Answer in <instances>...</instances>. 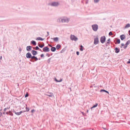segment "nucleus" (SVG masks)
<instances>
[{
    "instance_id": "69168bd1",
    "label": "nucleus",
    "mask_w": 130,
    "mask_h": 130,
    "mask_svg": "<svg viewBox=\"0 0 130 130\" xmlns=\"http://www.w3.org/2000/svg\"><path fill=\"white\" fill-rule=\"evenodd\" d=\"M88 111H89V110H87V112L88 113Z\"/></svg>"
},
{
    "instance_id": "0e129e2a",
    "label": "nucleus",
    "mask_w": 130,
    "mask_h": 130,
    "mask_svg": "<svg viewBox=\"0 0 130 130\" xmlns=\"http://www.w3.org/2000/svg\"><path fill=\"white\" fill-rule=\"evenodd\" d=\"M88 1H87V2H86V4H87L88 3Z\"/></svg>"
},
{
    "instance_id": "4468645a",
    "label": "nucleus",
    "mask_w": 130,
    "mask_h": 130,
    "mask_svg": "<svg viewBox=\"0 0 130 130\" xmlns=\"http://www.w3.org/2000/svg\"><path fill=\"white\" fill-rule=\"evenodd\" d=\"M120 37L122 40H123L125 38V37L124 35H120Z\"/></svg>"
},
{
    "instance_id": "6ab92c4d",
    "label": "nucleus",
    "mask_w": 130,
    "mask_h": 130,
    "mask_svg": "<svg viewBox=\"0 0 130 130\" xmlns=\"http://www.w3.org/2000/svg\"><path fill=\"white\" fill-rule=\"evenodd\" d=\"M51 39H53L55 42H57L58 40V38L57 37H56L53 38H51Z\"/></svg>"
},
{
    "instance_id": "9d476101",
    "label": "nucleus",
    "mask_w": 130,
    "mask_h": 130,
    "mask_svg": "<svg viewBox=\"0 0 130 130\" xmlns=\"http://www.w3.org/2000/svg\"><path fill=\"white\" fill-rule=\"evenodd\" d=\"M31 52L32 54L34 56L36 55L38 53L35 50H32L31 51Z\"/></svg>"
},
{
    "instance_id": "a878e982",
    "label": "nucleus",
    "mask_w": 130,
    "mask_h": 130,
    "mask_svg": "<svg viewBox=\"0 0 130 130\" xmlns=\"http://www.w3.org/2000/svg\"><path fill=\"white\" fill-rule=\"evenodd\" d=\"M130 40H128L127 41L125 44L128 46L130 44Z\"/></svg>"
},
{
    "instance_id": "de8ad7c7",
    "label": "nucleus",
    "mask_w": 130,
    "mask_h": 130,
    "mask_svg": "<svg viewBox=\"0 0 130 130\" xmlns=\"http://www.w3.org/2000/svg\"><path fill=\"white\" fill-rule=\"evenodd\" d=\"M9 115H10L11 116H13V114L12 113V112H11V113H9Z\"/></svg>"
},
{
    "instance_id": "bf43d9fd",
    "label": "nucleus",
    "mask_w": 130,
    "mask_h": 130,
    "mask_svg": "<svg viewBox=\"0 0 130 130\" xmlns=\"http://www.w3.org/2000/svg\"><path fill=\"white\" fill-rule=\"evenodd\" d=\"M7 115H8L9 114V112H6L5 113Z\"/></svg>"
},
{
    "instance_id": "9b49d317",
    "label": "nucleus",
    "mask_w": 130,
    "mask_h": 130,
    "mask_svg": "<svg viewBox=\"0 0 130 130\" xmlns=\"http://www.w3.org/2000/svg\"><path fill=\"white\" fill-rule=\"evenodd\" d=\"M32 47L30 46H27L26 47V50L27 51L29 52L31 50Z\"/></svg>"
},
{
    "instance_id": "a18cd8bd",
    "label": "nucleus",
    "mask_w": 130,
    "mask_h": 130,
    "mask_svg": "<svg viewBox=\"0 0 130 130\" xmlns=\"http://www.w3.org/2000/svg\"><path fill=\"white\" fill-rule=\"evenodd\" d=\"M46 56H47L48 57H49L50 56V55L49 54H48V53H46Z\"/></svg>"
},
{
    "instance_id": "8fccbe9b",
    "label": "nucleus",
    "mask_w": 130,
    "mask_h": 130,
    "mask_svg": "<svg viewBox=\"0 0 130 130\" xmlns=\"http://www.w3.org/2000/svg\"><path fill=\"white\" fill-rule=\"evenodd\" d=\"M3 113H2V112H0V117H1Z\"/></svg>"
},
{
    "instance_id": "39448f33",
    "label": "nucleus",
    "mask_w": 130,
    "mask_h": 130,
    "mask_svg": "<svg viewBox=\"0 0 130 130\" xmlns=\"http://www.w3.org/2000/svg\"><path fill=\"white\" fill-rule=\"evenodd\" d=\"M43 51L45 52H49L50 50L49 48L47 46H45L43 48Z\"/></svg>"
},
{
    "instance_id": "6e6d98bb",
    "label": "nucleus",
    "mask_w": 130,
    "mask_h": 130,
    "mask_svg": "<svg viewBox=\"0 0 130 130\" xmlns=\"http://www.w3.org/2000/svg\"><path fill=\"white\" fill-rule=\"evenodd\" d=\"M2 56H1V57H0V62H1V60H2Z\"/></svg>"
},
{
    "instance_id": "ea45409f",
    "label": "nucleus",
    "mask_w": 130,
    "mask_h": 130,
    "mask_svg": "<svg viewBox=\"0 0 130 130\" xmlns=\"http://www.w3.org/2000/svg\"><path fill=\"white\" fill-rule=\"evenodd\" d=\"M25 112V111H20V112H19L20 113V115L22 113L24 112Z\"/></svg>"
},
{
    "instance_id": "864d4df0",
    "label": "nucleus",
    "mask_w": 130,
    "mask_h": 130,
    "mask_svg": "<svg viewBox=\"0 0 130 130\" xmlns=\"http://www.w3.org/2000/svg\"><path fill=\"white\" fill-rule=\"evenodd\" d=\"M13 112L15 114L16 113V112L15 111L14 109L13 110Z\"/></svg>"
},
{
    "instance_id": "5fc2aeb1",
    "label": "nucleus",
    "mask_w": 130,
    "mask_h": 130,
    "mask_svg": "<svg viewBox=\"0 0 130 130\" xmlns=\"http://www.w3.org/2000/svg\"><path fill=\"white\" fill-rule=\"evenodd\" d=\"M121 46H123L124 45V44L123 43H122L121 44Z\"/></svg>"
},
{
    "instance_id": "a211bd4d",
    "label": "nucleus",
    "mask_w": 130,
    "mask_h": 130,
    "mask_svg": "<svg viewBox=\"0 0 130 130\" xmlns=\"http://www.w3.org/2000/svg\"><path fill=\"white\" fill-rule=\"evenodd\" d=\"M51 51H52V52H54L56 51V48L55 47H52L51 48Z\"/></svg>"
},
{
    "instance_id": "774afa93",
    "label": "nucleus",
    "mask_w": 130,
    "mask_h": 130,
    "mask_svg": "<svg viewBox=\"0 0 130 130\" xmlns=\"http://www.w3.org/2000/svg\"><path fill=\"white\" fill-rule=\"evenodd\" d=\"M107 43H106V44H105L106 46H107Z\"/></svg>"
},
{
    "instance_id": "4c0bfd02",
    "label": "nucleus",
    "mask_w": 130,
    "mask_h": 130,
    "mask_svg": "<svg viewBox=\"0 0 130 130\" xmlns=\"http://www.w3.org/2000/svg\"><path fill=\"white\" fill-rule=\"evenodd\" d=\"M124 46L123 47V48L124 49H126V47H127V45H126L125 44Z\"/></svg>"
},
{
    "instance_id": "3c124183",
    "label": "nucleus",
    "mask_w": 130,
    "mask_h": 130,
    "mask_svg": "<svg viewBox=\"0 0 130 130\" xmlns=\"http://www.w3.org/2000/svg\"><path fill=\"white\" fill-rule=\"evenodd\" d=\"M47 34H48V35H47L46 36V37H47L49 35V32H48L47 31Z\"/></svg>"
},
{
    "instance_id": "72a5a7b5",
    "label": "nucleus",
    "mask_w": 130,
    "mask_h": 130,
    "mask_svg": "<svg viewBox=\"0 0 130 130\" xmlns=\"http://www.w3.org/2000/svg\"><path fill=\"white\" fill-rule=\"evenodd\" d=\"M99 1V0H94V2L95 3H97Z\"/></svg>"
},
{
    "instance_id": "dca6fc26",
    "label": "nucleus",
    "mask_w": 130,
    "mask_h": 130,
    "mask_svg": "<svg viewBox=\"0 0 130 130\" xmlns=\"http://www.w3.org/2000/svg\"><path fill=\"white\" fill-rule=\"evenodd\" d=\"M62 17L59 18L57 19V21L59 23H62Z\"/></svg>"
},
{
    "instance_id": "0eeeda50",
    "label": "nucleus",
    "mask_w": 130,
    "mask_h": 130,
    "mask_svg": "<svg viewBox=\"0 0 130 130\" xmlns=\"http://www.w3.org/2000/svg\"><path fill=\"white\" fill-rule=\"evenodd\" d=\"M99 42V41L98 37L95 38L94 39V44L96 45L98 44Z\"/></svg>"
},
{
    "instance_id": "20e7f679",
    "label": "nucleus",
    "mask_w": 130,
    "mask_h": 130,
    "mask_svg": "<svg viewBox=\"0 0 130 130\" xmlns=\"http://www.w3.org/2000/svg\"><path fill=\"white\" fill-rule=\"evenodd\" d=\"M106 39V38L105 36H103L101 37L100 38V42L103 43L105 42Z\"/></svg>"
},
{
    "instance_id": "2f4dec72",
    "label": "nucleus",
    "mask_w": 130,
    "mask_h": 130,
    "mask_svg": "<svg viewBox=\"0 0 130 130\" xmlns=\"http://www.w3.org/2000/svg\"><path fill=\"white\" fill-rule=\"evenodd\" d=\"M110 38H109L107 41V43L109 44L110 43Z\"/></svg>"
},
{
    "instance_id": "cd10ccee",
    "label": "nucleus",
    "mask_w": 130,
    "mask_h": 130,
    "mask_svg": "<svg viewBox=\"0 0 130 130\" xmlns=\"http://www.w3.org/2000/svg\"><path fill=\"white\" fill-rule=\"evenodd\" d=\"M53 57H51V58H50L48 59V60H47V62L48 63H50V60H51V58Z\"/></svg>"
},
{
    "instance_id": "13d9d810",
    "label": "nucleus",
    "mask_w": 130,
    "mask_h": 130,
    "mask_svg": "<svg viewBox=\"0 0 130 130\" xmlns=\"http://www.w3.org/2000/svg\"><path fill=\"white\" fill-rule=\"evenodd\" d=\"M19 51L20 52L21 51V49L20 48L19 49Z\"/></svg>"
},
{
    "instance_id": "09e8293b",
    "label": "nucleus",
    "mask_w": 130,
    "mask_h": 130,
    "mask_svg": "<svg viewBox=\"0 0 130 130\" xmlns=\"http://www.w3.org/2000/svg\"><path fill=\"white\" fill-rule=\"evenodd\" d=\"M55 81H56L57 82H58V80H57V79L55 78Z\"/></svg>"
},
{
    "instance_id": "473e14b6",
    "label": "nucleus",
    "mask_w": 130,
    "mask_h": 130,
    "mask_svg": "<svg viewBox=\"0 0 130 130\" xmlns=\"http://www.w3.org/2000/svg\"><path fill=\"white\" fill-rule=\"evenodd\" d=\"M26 110L25 111V112H26V111L28 112L29 111V108H27V107H26Z\"/></svg>"
},
{
    "instance_id": "7c9ffc66",
    "label": "nucleus",
    "mask_w": 130,
    "mask_h": 130,
    "mask_svg": "<svg viewBox=\"0 0 130 130\" xmlns=\"http://www.w3.org/2000/svg\"><path fill=\"white\" fill-rule=\"evenodd\" d=\"M98 105V104L97 103H96L95 104V105H94L93 106V107H94V108H95Z\"/></svg>"
},
{
    "instance_id": "603ef678",
    "label": "nucleus",
    "mask_w": 130,
    "mask_h": 130,
    "mask_svg": "<svg viewBox=\"0 0 130 130\" xmlns=\"http://www.w3.org/2000/svg\"><path fill=\"white\" fill-rule=\"evenodd\" d=\"M48 46H50V47H52V46L51 45H50V44H48Z\"/></svg>"
},
{
    "instance_id": "f257e3e1",
    "label": "nucleus",
    "mask_w": 130,
    "mask_h": 130,
    "mask_svg": "<svg viewBox=\"0 0 130 130\" xmlns=\"http://www.w3.org/2000/svg\"><path fill=\"white\" fill-rule=\"evenodd\" d=\"M59 5V3L57 2H53L51 3H49L48 5L52 6L57 7Z\"/></svg>"
},
{
    "instance_id": "4d7b16f0",
    "label": "nucleus",
    "mask_w": 130,
    "mask_h": 130,
    "mask_svg": "<svg viewBox=\"0 0 130 130\" xmlns=\"http://www.w3.org/2000/svg\"><path fill=\"white\" fill-rule=\"evenodd\" d=\"M127 64H130V61H129L127 62Z\"/></svg>"
},
{
    "instance_id": "a19ab883",
    "label": "nucleus",
    "mask_w": 130,
    "mask_h": 130,
    "mask_svg": "<svg viewBox=\"0 0 130 130\" xmlns=\"http://www.w3.org/2000/svg\"><path fill=\"white\" fill-rule=\"evenodd\" d=\"M62 79L61 78H60L59 80H58V82H61L62 81Z\"/></svg>"
},
{
    "instance_id": "f03ea898",
    "label": "nucleus",
    "mask_w": 130,
    "mask_h": 130,
    "mask_svg": "<svg viewBox=\"0 0 130 130\" xmlns=\"http://www.w3.org/2000/svg\"><path fill=\"white\" fill-rule=\"evenodd\" d=\"M92 27L93 30L95 31H97L98 28V25L96 24L92 25Z\"/></svg>"
},
{
    "instance_id": "338daca9",
    "label": "nucleus",
    "mask_w": 130,
    "mask_h": 130,
    "mask_svg": "<svg viewBox=\"0 0 130 130\" xmlns=\"http://www.w3.org/2000/svg\"><path fill=\"white\" fill-rule=\"evenodd\" d=\"M93 108H94V107H93V106H92V107H91V109H92Z\"/></svg>"
},
{
    "instance_id": "680f3d73",
    "label": "nucleus",
    "mask_w": 130,
    "mask_h": 130,
    "mask_svg": "<svg viewBox=\"0 0 130 130\" xmlns=\"http://www.w3.org/2000/svg\"><path fill=\"white\" fill-rule=\"evenodd\" d=\"M82 113L83 115H85V114L83 112H82Z\"/></svg>"
},
{
    "instance_id": "423d86ee",
    "label": "nucleus",
    "mask_w": 130,
    "mask_h": 130,
    "mask_svg": "<svg viewBox=\"0 0 130 130\" xmlns=\"http://www.w3.org/2000/svg\"><path fill=\"white\" fill-rule=\"evenodd\" d=\"M70 38L72 40H74L76 41L78 40L77 38L74 35H72L71 36Z\"/></svg>"
},
{
    "instance_id": "7ed1b4c3",
    "label": "nucleus",
    "mask_w": 130,
    "mask_h": 130,
    "mask_svg": "<svg viewBox=\"0 0 130 130\" xmlns=\"http://www.w3.org/2000/svg\"><path fill=\"white\" fill-rule=\"evenodd\" d=\"M69 19L67 18L66 17H62V23H68L69 21Z\"/></svg>"
},
{
    "instance_id": "2eb2a0df",
    "label": "nucleus",
    "mask_w": 130,
    "mask_h": 130,
    "mask_svg": "<svg viewBox=\"0 0 130 130\" xmlns=\"http://www.w3.org/2000/svg\"><path fill=\"white\" fill-rule=\"evenodd\" d=\"M38 60V59L36 56V58L34 59H30V61L31 62H34L35 61H36Z\"/></svg>"
},
{
    "instance_id": "1a4fd4ad",
    "label": "nucleus",
    "mask_w": 130,
    "mask_h": 130,
    "mask_svg": "<svg viewBox=\"0 0 130 130\" xmlns=\"http://www.w3.org/2000/svg\"><path fill=\"white\" fill-rule=\"evenodd\" d=\"M40 42H39L38 43V46L40 48H43L44 46V44L43 42H42V44L41 45L40 44Z\"/></svg>"
},
{
    "instance_id": "b1692460",
    "label": "nucleus",
    "mask_w": 130,
    "mask_h": 130,
    "mask_svg": "<svg viewBox=\"0 0 130 130\" xmlns=\"http://www.w3.org/2000/svg\"><path fill=\"white\" fill-rule=\"evenodd\" d=\"M47 95L49 97H52L54 95L52 93H50L49 94Z\"/></svg>"
},
{
    "instance_id": "49530a36",
    "label": "nucleus",
    "mask_w": 130,
    "mask_h": 130,
    "mask_svg": "<svg viewBox=\"0 0 130 130\" xmlns=\"http://www.w3.org/2000/svg\"><path fill=\"white\" fill-rule=\"evenodd\" d=\"M105 91L104 92H106V93H108V94H109V92H108V91H106V90H105Z\"/></svg>"
},
{
    "instance_id": "5701e85b",
    "label": "nucleus",
    "mask_w": 130,
    "mask_h": 130,
    "mask_svg": "<svg viewBox=\"0 0 130 130\" xmlns=\"http://www.w3.org/2000/svg\"><path fill=\"white\" fill-rule=\"evenodd\" d=\"M129 27H130V24L129 23L127 24L126 26H125V28H127Z\"/></svg>"
},
{
    "instance_id": "bb28decb",
    "label": "nucleus",
    "mask_w": 130,
    "mask_h": 130,
    "mask_svg": "<svg viewBox=\"0 0 130 130\" xmlns=\"http://www.w3.org/2000/svg\"><path fill=\"white\" fill-rule=\"evenodd\" d=\"M66 50V49L65 48H63V49H62L61 51L60 52V53H62L64 52Z\"/></svg>"
},
{
    "instance_id": "393cba45",
    "label": "nucleus",
    "mask_w": 130,
    "mask_h": 130,
    "mask_svg": "<svg viewBox=\"0 0 130 130\" xmlns=\"http://www.w3.org/2000/svg\"><path fill=\"white\" fill-rule=\"evenodd\" d=\"M80 50L81 51H83V46L82 45H80Z\"/></svg>"
},
{
    "instance_id": "f704fd0d",
    "label": "nucleus",
    "mask_w": 130,
    "mask_h": 130,
    "mask_svg": "<svg viewBox=\"0 0 130 130\" xmlns=\"http://www.w3.org/2000/svg\"><path fill=\"white\" fill-rule=\"evenodd\" d=\"M108 35L109 36H110L112 35V33L111 31H110L109 32Z\"/></svg>"
},
{
    "instance_id": "412c9836",
    "label": "nucleus",
    "mask_w": 130,
    "mask_h": 130,
    "mask_svg": "<svg viewBox=\"0 0 130 130\" xmlns=\"http://www.w3.org/2000/svg\"><path fill=\"white\" fill-rule=\"evenodd\" d=\"M10 108V107H7L6 108H4V109L3 110L4 111V112H3V113L4 114H5V111H6V110L7 109H9Z\"/></svg>"
},
{
    "instance_id": "f8f14e48",
    "label": "nucleus",
    "mask_w": 130,
    "mask_h": 130,
    "mask_svg": "<svg viewBox=\"0 0 130 130\" xmlns=\"http://www.w3.org/2000/svg\"><path fill=\"white\" fill-rule=\"evenodd\" d=\"M114 50H115V52L117 53H118L119 52L120 49L117 47H116L114 49Z\"/></svg>"
},
{
    "instance_id": "58836bf2",
    "label": "nucleus",
    "mask_w": 130,
    "mask_h": 130,
    "mask_svg": "<svg viewBox=\"0 0 130 130\" xmlns=\"http://www.w3.org/2000/svg\"><path fill=\"white\" fill-rule=\"evenodd\" d=\"M15 114L17 115H20V113L19 112H16Z\"/></svg>"
},
{
    "instance_id": "052dcab7",
    "label": "nucleus",
    "mask_w": 130,
    "mask_h": 130,
    "mask_svg": "<svg viewBox=\"0 0 130 130\" xmlns=\"http://www.w3.org/2000/svg\"><path fill=\"white\" fill-rule=\"evenodd\" d=\"M128 32L129 35L130 36V30L128 31Z\"/></svg>"
},
{
    "instance_id": "4be33fe9",
    "label": "nucleus",
    "mask_w": 130,
    "mask_h": 130,
    "mask_svg": "<svg viewBox=\"0 0 130 130\" xmlns=\"http://www.w3.org/2000/svg\"><path fill=\"white\" fill-rule=\"evenodd\" d=\"M61 46V45L60 44H58L56 46V48L57 50H58L60 48Z\"/></svg>"
},
{
    "instance_id": "e433bc0d",
    "label": "nucleus",
    "mask_w": 130,
    "mask_h": 130,
    "mask_svg": "<svg viewBox=\"0 0 130 130\" xmlns=\"http://www.w3.org/2000/svg\"><path fill=\"white\" fill-rule=\"evenodd\" d=\"M28 96V94L27 92L25 95V97H27Z\"/></svg>"
},
{
    "instance_id": "e2e57ef3",
    "label": "nucleus",
    "mask_w": 130,
    "mask_h": 130,
    "mask_svg": "<svg viewBox=\"0 0 130 130\" xmlns=\"http://www.w3.org/2000/svg\"><path fill=\"white\" fill-rule=\"evenodd\" d=\"M12 112L11 111H9L8 112L9 113H11Z\"/></svg>"
},
{
    "instance_id": "aec40b11",
    "label": "nucleus",
    "mask_w": 130,
    "mask_h": 130,
    "mask_svg": "<svg viewBox=\"0 0 130 130\" xmlns=\"http://www.w3.org/2000/svg\"><path fill=\"white\" fill-rule=\"evenodd\" d=\"M30 42L31 44H33L35 46L36 45L37 43L36 41H35L32 40Z\"/></svg>"
},
{
    "instance_id": "c03bdc74",
    "label": "nucleus",
    "mask_w": 130,
    "mask_h": 130,
    "mask_svg": "<svg viewBox=\"0 0 130 130\" xmlns=\"http://www.w3.org/2000/svg\"><path fill=\"white\" fill-rule=\"evenodd\" d=\"M35 111V110L34 109H32L31 111V112L32 113H33V112Z\"/></svg>"
},
{
    "instance_id": "6e6552de",
    "label": "nucleus",
    "mask_w": 130,
    "mask_h": 130,
    "mask_svg": "<svg viewBox=\"0 0 130 130\" xmlns=\"http://www.w3.org/2000/svg\"><path fill=\"white\" fill-rule=\"evenodd\" d=\"M31 55L30 52H28L26 54V57L28 59H30L31 58Z\"/></svg>"
},
{
    "instance_id": "f3484780",
    "label": "nucleus",
    "mask_w": 130,
    "mask_h": 130,
    "mask_svg": "<svg viewBox=\"0 0 130 130\" xmlns=\"http://www.w3.org/2000/svg\"><path fill=\"white\" fill-rule=\"evenodd\" d=\"M44 39H43L42 38L40 37H37L36 39V40H41V41H43Z\"/></svg>"
},
{
    "instance_id": "ddd939ff",
    "label": "nucleus",
    "mask_w": 130,
    "mask_h": 130,
    "mask_svg": "<svg viewBox=\"0 0 130 130\" xmlns=\"http://www.w3.org/2000/svg\"><path fill=\"white\" fill-rule=\"evenodd\" d=\"M33 48L34 49H35V50H39L41 52H43V51L41 50V49H40L38 46H37L35 47H33Z\"/></svg>"
},
{
    "instance_id": "c9c22d12",
    "label": "nucleus",
    "mask_w": 130,
    "mask_h": 130,
    "mask_svg": "<svg viewBox=\"0 0 130 130\" xmlns=\"http://www.w3.org/2000/svg\"><path fill=\"white\" fill-rule=\"evenodd\" d=\"M105 90L104 89H102L100 90V92H104L105 91Z\"/></svg>"
},
{
    "instance_id": "c85d7f7f",
    "label": "nucleus",
    "mask_w": 130,
    "mask_h": 130,
    "mask_svg": "<svg viewBox=\"0 0 130 130\" xmlns=\"http://www.w3.org/2000/svg\"><path fill=\"white\" fill-rule=\"evenodd\" d=\"M117 43L118 44H119L120 43V39H117Z\"/></svg>"
},
{
    "instance_id": "79ce46f5",
    "label": "nucleus",
    "mask_w": 130,
    "mask_h": 130,
    "mask_svg": "<svg viewBox=\"0 0 130 130\" xmlns=\"http://www.w3.org/2000/svg\"><path fill=\"white\" fill-rule=\"evenodd\" d=\"M40 56L42 58L44 57V55L43 54H42L40 55Z\"/></svg>"
},
{
    "instance_id": "37998d69",
    "label": "nucleus",
    "mask_w": 130,
    "mask_h": 130,
    "mask_svg": "<svg viewBox=\"0 0 130 130\" xmlns=\"http://www.w3.org/2000/svg\"><path fill=\"white\" fill-rule=\"evenodd\" d=\"M76 54L77 55H78L79 54V52L78 51H77L76 52Z\"/></svg>"
},
{
    "instance_id": "c756f323",
    "label": "nucleus",
    "mask_w": 130,
    "mask_h": 130,
    "mask_svg": "<svg viewBox=\"0 0 130 130\" xmlns=\"http://www.w3.org/2000/svg\"><path fill=\"white\" fill-rule=\"evenodd\" d=\"M36 57L34 55L33 56H32V55H31V59H34L35 58H36Z\"/></svg>"
}]
</instances>
